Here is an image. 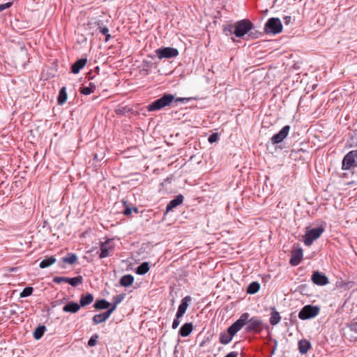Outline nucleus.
Masks as SVG:
<instances>
[{"label": "nucleus", "instance_id": "f257e3e1", "mask_svg": "<svg viewBox=\"0 0 357 357\" xmlns=\"http://www.w3.org/2000/svg\"><path fill=\"white\" fill-rule=\"evenodd\" d=\"M242 314L248 315V319L246 321V327L245 331L247 333H260L263 328V321L258 317H250V315L248 312H244Z\"/></svg>", "mask_w": 357, "mask_h": 357}, {"label": "nucleus", "instance_id": "f03ea898", "mask_svg": "<svg viewBox=\"0 0 357 357\" xmlns=\"http://www.w3.org/2000/svg\"><path fill=\"white\" fill-rule=\"evenodd\" d=\"M174 96L171 94H165L160 98L153 102L148 107L149 111H156L159 110L167 105H169L174 100Z\"/></svg>", "mask_w": 357, "mask_h": 357}, {"label": "nucleus", "instance_id": "7ed1b4c3", "mask_svg": "<svg viewBox=\"0 0 357 357\" xmlns=\"http://www.w3.org/2000/svg\"><path fill=\"white\" fill-rule=\"evenodd\" d=\"M252 28V24L250 21L243 20L237 22L234 24V33L236 37L241 38L248 33Z\"/></svg>", "mask_w": 357, "mask_h": 357}, {"label": "nucleus", "instance_id": "20e7f679", "mask_svg": "<svg viewBox=\"0 0 357 357\" xmlns=\"http://www.w3.org/2000/svg\"><path fill=\"white\" fill-rule=\"evenodd\" d=\"M264 30L268 33L278 34L282 31L281 20L277 17L270 18L266 23Z\"/></svg>", "mask_w": 357, "mask_h": 357}, {"label": "nucleus", "instance_id": "39448f33", "mask_svg": "<svg viewBox=\"0 0 357 357\" xmlns=\"http://www.w3.org/2000/svg\"><path fill=\"white\" fill-rule=\"evenodd\" d=\"M319 312V307L318 306L307 305L301 310L298 317L301 320H306L316 317Z\"/></svg>", "mask_w": 357, "mask_h": 357}, {"label": "nucleus", "instance_id": "423d86ee", "mask_svg": "<svg viewBox=\"0 0 357 357\" xmlns=\"http://www.w3.org/2000/svg\"><path fill=\"white\" fill-rule=\"evenodd\" d=\"M324 229L322 227L314 228L306 231L304 236V243L306 245H310L312 243L319 238L324 232Z\"/></svg>", "mask_w": 357, "mask_h": 357}, {"label": "nucleus", "instance_id": "0eeeda50", "mask_svg": "<svg viewBox=\"0 0 357 357\" xmlns=\"http://www.w3.org/2000/svg\"><path fill=\"white\" fill-rule=\"evenodd\" d=\"M248 315L241 314L240 317L233 323L228 328L227 332L234 337L241 328L245 326Z\"/></svg>", "mask_w": 357, "mask_h": 357}, {"label": "nucleus", "instance_id": "6e6552de", "mask_svg": "<svg viewBox=\"0 0 357 357\" xmlns=\"http://www.w3.org/2000/svg\"><path fill=\"white\" fill-rule=\"evenodd\" d=\"M155 54L160 59H171L177 56L178 55V51L176 48L167 47L157 49Z\"/></svg>", "mask_w": 357, "mask_h": 357}, {"label": "nucleus", "instance_id": "1a4fd4ad", "mask_svg": "<svg viewBox=\"0 0 357 357\" xmlns=\"http://www.w3.org/2000/svg\"><path fill=\"white\" fill-rule=\"evenodd\" d=\"M357 152L351 151L348 153L343 158L342 169H349L356 166Z\"/></svg>", "mask_w": 357, "mask_h": 357}, {"label": "nucleus", "instance_id": "9d476101", "mask_svg": "<svg viewBox=\"0 0 357 357\" xmlns=\"http://www.w3.org/2000/svg\"><path fill=\"white\" fill-rule=\"evenodd\" d=\"M114 240L107 239L100 245V253L99 257L100 258H105L110 255L113 252L114 250Z\"/></svg>", "mask_w": 357, "mask_h": 357}, {"label": "nucleus", "instance_id": "9b49d317", "mask_svg": "<svg viewBox=\"0 0 357 357\" xmlns=\"http://www.w3.org/2000/svg\"><path fill=\"white\" fill-rule=\"evenodd\" d=\"M290 130L289 126H284L282 130L277 134L271 137V141L273 144H278L282 142L287 136Z\"/></svg>", "mask_w": 357, "mask_h": 357}, {"label": "nucleus", "instance_id": "f8f14e48", "mask_svg": "<svg viewBox=\"0 0 357 357\" xmlns=\"http://www.w3.org/2000/svg\"><path fill=\"white\" fill-rule=\"evenodd\" d=\"M312 282L319 286H324L328 283V279L324 273L319 271H314L312 275Z\"/></svg>", "mask_w": 357, "mask_h": 357}, {"label": "nucleus", "instance_id": "ddd939ff", "mask_svg": "<svg viewBox=\"0 0 357 357\" xmlns=\"http://www.w3.org/2000/svg\"><path fill=\"white\" fill-rule=\"evenodd\" d=\"M191 301V297L190 296H187L184 297L178 305V310L176 312L178 317H182L183 314L185 313L187 308L188 307V303Z\"/></svg>", "mask_w": 357, "mask_h": 357}, {"label": "nucleus", "instance_id": "4468645a", "mask_svg": "<svg viewBox=\"0 0 357 357\" xmlns=\"http://www.w3.org/2000/svg\"><path fill=\"white\" fill-rule=\"evenodd\" d=\"M113 312L109 308L106 312L95 314L92 319L94 324H98L105 322Z\"/></svg>", "mask_w": 357, "mask_h": 357}, {"label": "nucleus", "instance_id": "2eb2a0df", "mask_svg": "<svg viewBox=\"0 0 357 357\" xmlns=\"http://www.w3.org/2000/svg\"><path fill=\"white\" fill-rule=\"evenodd\" d=\"M183 201V197L181 195H178L175 199L171 200L166 207V213L181 204Z\"/></svg>", "mask_w": 357, "mask_h": 357}, {"label": "nucleus", "instance_id": "dca6fc26", "mask_svg": "<svg viewBox=\"0 0 357 357\" xmlns=\"http://www.w3.org/2000/svg\"><path fill=\"white\" fill-rule=\"evenodd\" d=\"M298 350L301 354H305L307 353L309 349L311 348V343L309 340L306 339H302L299 340L298 344Z\"/></svg>", "mask_w": 357, "mask_h": 357}, {"label": "nucleus", "instance_id": "f3484780", "mask_svg": "<svg viewBox=\"0 0 357 357\" xmlns=\"http://www.w3.org/2000/svg\"><path fill=\"white\" fill-rule=\"evenodd\" d=\"M80 309V305L77 303L70 302L63 307L65 312L76 313Z\"/></svg>", "mask_w": 357, "mask_h": 357}, {"label": "nucleus", "instance_id": "a211bd4d", "mask_svg": "<svg viewBox=\"0 0 357 357\" xmlns=\"http://www.w3.org/2000/svg\"><path fill=\"white\" fill-rule=\"evenodd\" d=\"M192 324L185 323L181 327L178 333L182 337H187L192 333Z\"/></svg>", "mask_w": 357, "mask_h": 357}, {"label": "nucleus", "instance_id": "6ab92c4d", "mask_svg": "<svg viewBox=\"0 0 357 357\" xmlns=\"http://www.w3.org/2000/svg\"><path fill=\"white\" fill-rule=\"evenodd\" d=\"M303 257V252L301 250H297L293 252L292 256L290 259V263L292 266H297Z\"/></svg>", "mask_w": 357, "mask_h": 357}, {"label": "nucleus", "instance_id": "aec40b11", "mask_svg": "<svg viewBox=\"0 0 357 357\" xmlns=\"http://www.w3.org/2000/svg\"><path fill=\"white\" fill-rule=\"evenodd\" d=\"M87 62L86 59H80L77 60L73 66H72V72L74 74L78 73L81 69H82Z\"/></svg>", "mask_w": 357, "mask_h": 357}, {"label": "nucleus", "instance_id": "412c9836", "mask_svg": "<svg viewBox=\"0 0 357 357\" xmlns=\"http://www.w3.org/2000/svg\"><path fill=\"white\" fill-rule=\"evenodd\" d=\"M126 294H120L119 295H116V296H114L112 298V307L109 308L112 312H114L117 305L123 301V300L125 298Z\"/></svg>", "mask_w": 357, "mask_h": 357}, {"label": "nucleus", "instance_id": "4be33fe9", "mask_svg": "<svg viewBox=\"0 0 357 357\" xmlns=\"http://www.w3.org/2000/svg\"><path fill=\"white\" fill-rule=\"evenodd\" d=\"M134 282V277L131 275H125L120 279V284L122 287H129Z\"/></svg>", "mask_w": 357, "mask_h": 357}, {"label": "nucleus", "instance_id": "5701e85b", "mask_svg": "<svg viewBox=\"0 0 357 357\" xmlns=\"http://www.w3.org/2000/svg\"><path fill=\"white\" fill-rule=\"evenodd\" d=\"M93 301V296L91 294H87L86 295L82 296L79 300L80 304H79L81 307H84L87 305L91 303Z\"/></svg>", "mask_w": 357, "mask_h": 357}, {"label": "nucleus", "instance_id": "b1692460", "mask_svg": "<svg viewBox=\"0 0 357 357\" xmlns=\"http://www.w3.org/2000/svg\"><path fill=\"white\" fill-rule=\"evenodd\" d=\"M112 305L105 299L97 300L94 304V307L97 310L107 309Z\"/></svg>", "mask_w": 357, "mask_h": 357}, {"label": "nucleus", "instance_id": "393cba45", "mask_svg": "<svg viewBox=\"0 0 357 357\" xmlns=\"http://www.w3.org/2000/svg\"><path fill=\"white\" fill-rule=\"evenodd\" d=\"M281 320V317L280 315V313L275 310V308L273 309V311L271 314L270 317V324L272 326L277 325Z\"/></svg>", "mask_w": 357, "mask_h": 357}, {"label": "nucleus", "instance_id": "a878e982", "mask_svg": "<svg viewBox=\"0 0 357 357\" xmlns=\"http://www.w3.org/2000/svg\"><path fill=\"white\" fill-rule=\"evenodd\" d=\"M47 328L45 326H38L33 331V337L36 340H40L44 335Z\"/></svg>", "mask_w": 357, "mask_h": 357}, {"label": "nucleus", "instance_id": "bb28decb", "mask_svg": "<svg viewBox=\"0 0 357 357\" xmlns=\"http://www.w3.org/2000/svg\"><path fill=\"white\" fill-rule=\"evenodd\" d=\"M77 259V257L75 254L69 253L67 256L63 257L61 261L68 265H73L76 262Z\"/></svg>", "mask_w": 357, "mask_h": 357}, {"label": "nucleus", "instance_id": "cd10ccee", "mask_svg": "<svg viewBox=\"0 0 357 357\" xmlns=\"http://www.w3.org/2000/svg\"><path fill=\"white\" fill-rule=\"evenodd\" d=\"M56 261V258L53 256L50 257L47 259H43L40 261L39 266L40 268H47L52 265H53Z\"/></svg>", "mask_w": 357, "mask_h": 357}, {"label": "nucleus", "instance_id": "c85d7f7f", "mask_svg": "<svg viewBox=\"0 0 357 357\" xmlns=\"http://www.w3.org/2000/svg\"><path fill=\"white\" fill-rule=\"evenodd\" d=\"M96 84L94 82H90L88 86H83L81 89V93L84 95H89L94 91Z\"/></svg>", "mask_w": 357, "mask_h": 357}, {"label": "nucleus", "instance_id": "c756f323", "mask_svg": "<svg viewBox=\"0 0 357 357\" xmlns=\"http://www.w3.org/2000/svg\"><path fill=\"white\" fill-rule=\"evenodd\" d=\"M260 288V284L257 282H251L248 288H247V293L250 294H254L257 293Z\"/></svg>", "mask_w": 357, "mask_h": 357}, {"label": "nucleus", "instance_id": "7c9ffc66", "mask_svg": "<svg viewBox=\"0 0 357 357\" xmlns=\"http://www.w3.org/2000/svg\"><path fill=\"white\" fill-rule=\"evenodd\" d=\"M232 338L233 337L227 331L226 333H221L220 335V342L222 344H227L231 341Z\"/></svg>", "mask_w": 357, "mask_h": 357}, {"label": "nucleus", "instance_id": "2f4dec72", "mask_svg": "<svg viewBox=\"0 0 357 357\" xmlns=\"http://www.w3.org/2000/svg\"><path fill=\"white\" fill-rule=\"evenodd\" d=\"M67 93H66V87H62L59 91V96H58V102L60 105H63L65 103L67 100Z\"/></svg>", "mask_w": 357, "mask_h": 357}, {"label": "nucleus", "instance_id": "473e14b6", "mask_svg": "<svg viewBox=\"0 0 357 357\" xmlns=\"http://www.w3.org/2000/svg\"><path fill=\"white\" fill-rule=\"evenodd\" d=\"M101 24V21L97 22V26H98L100 33L105 36V42H107L111 38V36L109 33V29L106 26H102Z\"/></svg>", "mask_w": 357, "mask_h": 357}, {"label": "nucleus", "instance_id": "72a5a7b5", "mask_svg": "<svg viewBox=\"0 0 357 357\" xmlns=\"http://www.w3.org/2000/svg\"><path fill=\"white\" fill-rule=\"evenodd\" d=\"M83 282V278L82 276H77L74 278H68V283L73 287H77Z\"/></svg>", "mask_w": 357, "mask_h": 357}, {"label": "nucleus", "instance_id": "f704fd0d", "mask_svg": "<svg viewBox=\"0 0 357 357\" xmlns=\"http://www.w3.org/2000/svg\"><path fill=\"white\" fill-rule=\"evenodd\" d=\"M33 289L31 287H25L20 293V296L21 298H25L31 296L33 293Z\"/></svg>", "mask_w": 357, "mask_h": 357}, {"label": "nucleus", "instance_id": "c9c22d12", "mask_svg": "<svg viewBox=\"0 0 357 357\" xmlns=\"http://www.w3.org/2000/svg\"><path fill=\"white\" fill-rule=\"evenodd\" d=\"M98 339V335L97 334H94L89 339V340L88 342V345L89 347H94L97 344Z\"/></svg>", "mask_w": 357, "mask_h": 357}, {"label": "nucleus", "instance_id": "e433bc0d", "mask_svg": "<svg viewBox=\"0 0 357 357\" xmlns=\"http://www.w3.org/2000/svg\"><path fill=\"white\" fill-rule=\"evenodd\" d=\"M53 281L55 283H58V284L61 283L62 282H65L68 283V278H67V277H55V278H54Z\"/></svg>", "mask_w": 357, "mask_h": 357}, {"label": "nucleus", "instance_id": "4c0bfd02", "mask_svg": "<svg viewBox=\"0 0 357 357\" xmlns=\"http://www.w3.org/2000/svg\"><path fill=\"white\" fill-rule=\"evenodd\" d=\"M234 25L229 24L224 28V31L227 35L234 33Z\"/></svg>", "mask_w": 357, "mask_h": 357}, {"label": "nucleus", "instance_id": "58836bf2", "mask_svg": "<svg viewBox=\"0 0 357 357\" xmlns=\"http://www.w3.org/2000/svg\"><path fill=\"white\" fill-rule=\"evenodd\" d=\"M219 138V136L218 135V133H213L212 135H211L208 137V142L212 144L213 142H215L218 141Z\"/></svg>", "mask_w": 357, "mask_h": 357}, {"label": "nucleus", "instance_id": "ea45409f", "mask_svg": "<svg viewBox=\"0 0 357 357\" xmlns=\"http://www.w3.org/2000/svg\"><path fill=\"white\" fill-rule=\"evenodd\" d=\"M13 2L12 1L0 5V12L3 11V10L10 8L13 5Z\"/></svg>", "mask_w": 357, "mask_h": 357}, {"label": "nucleus", "instance_id": "a19ab883", "mask_svg": "<svg viewBox=\"0 0 357 357\" xmlns=\"http://www.w3.org/2000/svg\"><path fill=\"white\" fill-rule=\"evenodd\" d=\"M181 317H177V314H176V317L175 319H174L173 321V323H172V328L173 329H176L177 328V327L179 326L180 324V319Z\"/></svg>", "mask_w": 357, "mask_h": 357}, {"label": "nucleus", "instance_id": "79ce46f5", "mask_svg": "<svg viewBox=\"0 0 357 357\" xmlns=\"http://www.w3.org/2000/svg\"><path fill=\"white\" fill-rule=\"evenodd\" d=\"M133 211L135 212V213H137V208H133ZM132 209L130 208H127L125 209L124 211V214L126 215H129L132 213Z\"/></svg>", "mask_w": 357, "mask_h": 357}, {"label": "nucleus", "instance_id": "37998d69", "mask_svg": "<svg viewBox=\"0 0 357 357\" xmlns=\"http://www.w3.org/2000/svg\"><path fill=\"white\" fill-rule=\"evenodd\" d=\"M150 269H136V273L138 275H144L146 274Z\"/></svg>", "mask_w": 357, "mask_h": 357}, {"label": "nucleus", "instance_id": "c03bdc74", "mask_svg": "<svg viewBox=\"0 0 357 357\" xmlns=\"http://www.w3.org/2000/svg\"><path fill=\"white\" fill-rule=\"evenodd\" d=\"M349 328L351 331L357 333V322L353 323L349 326Z\"/></svg>", "mask_w": 357, "mask_h": 357}, {"label": "nucleus", "instance_id": "a18cd8bd", "mask_svg": "<svg viewBox=\"0 0 357 357\" xmlns=\"http://www.w3.org/2000/svg\"><path fill=\"white\" fill-rule=\"evenodd\" d=\"M225 357H238V353L236 351H231L227 354Z\"/></svg>", "mask_w": 357, "mask_h": 357}, {"label": "nucleus", "instance_id": "49530a36", "mask_svg": "<svg viewBox=\"0 0 357 357\" xmlns=\"http://www.w3.org/2000/svg\"><path fill=\"white\" fill-rule=\"evenodd\" d=\"M137 268H149V264L147 262H143Z\"/></svg>", "mask_w": 357, "mask_h": 357}]
</instances>
